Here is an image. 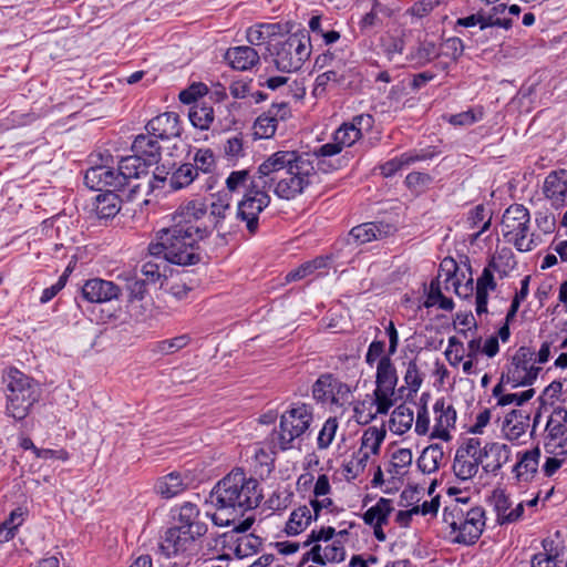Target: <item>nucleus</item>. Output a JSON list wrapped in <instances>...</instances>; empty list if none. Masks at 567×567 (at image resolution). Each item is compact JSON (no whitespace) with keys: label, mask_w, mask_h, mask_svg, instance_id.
I'll return each mask as SVG.
<instances>
[{"label":"nucleus","mask_w":567,"mask_h":567,"mask_svg":"<svg viewBox=\"0 0 567 567\" xmlns=\"http://www.w3.org/2000/svg\"><path fill=\"white\" fill-rule=\"evenodd\" d=\"M184 489L185 484L178 473H171L161 478L156 484V491L165 498H172Z\"/></svg>","instance_id":"c03bdc74"},{"label":"nucleus","mask_w":567,"mask_h":567,"mask_svg":"<svg viewBox=\"0 0 567 567\" xmlns=\"http://www.w3.org/2000/svg\"><path fill=\"white\" fill-rule=\"evenodd\" d=\"M311 393L316 402L337 409L350 404L352 398L350 385L331 373L321 374L312 384Z\"/></svg>","instance_id":"ddd939ff"},{"label":"nucleus","mask_w":567,"mask_h":567,"mask_svg":"<svg viewBox=\"0 0 567 567\" xmlns=\"http://www.w3.org/2000/svg\"><path fill=\"white\" fill-rule=\"evenodd\" d=\"M7 389L6 413L14 420L25 419L41 398V385L33 378L16 368H9L4 375Z\"/></svg>","instance_id":"423d86ee"},{"label":"nucleus","mask_w":567,"mask_h":567,"mask_svg":"<svg viewBox=\"0 0 567 567\" xmlns=\"http://www.w3.org/2000/svg\"><path fill=\"white\" fill-rule=\"evenodd\" d=\"M202 203L207 207V212L205 217L200 219L198 224L208 227V235L212 229H216L221 235L231 233L233 210L229 200L225 197L218 196L213 198L208 206L204 202Z\"/></svg>","instance_id":"dca6fc26"},{"label":"nucleus","mask_w":567,"mask_h":567,"mask_svg":"<svg viewBox=\"0 0 567 567\" xmlns=\"http://www.w3.org/2000/svg\"><path fill=\"white\" fill-rule=\"evenodd\" d=\"M148 166L145 165L143 161H141L134 154L131 156L123 157L117 166V178L121 181L123 188L125 186L130 187V190L126 195L128 200L134 199L140 188L142 187L141 183H135L143 175L146 176L148 174Z\"/></svg>","instance_id":"f3484780"},{"label":"nucleus","mask_w":567,"mask_h":567,"mask_svg":"<svg viewBox=\"0 0 567 567\" xmlns=\"http://www.w3.org/2000/svg\"><path fill=\"white\" fill-rule=\"evenodd\" d=\"M529 427V415L523 411L512 410L504 420L502 432L509 441L519 440Z\"/></svg>","instance_id":"7c9ffc66"},{"label":"nucleus","mask_w":567,"mask_h":567,"mask_svg":"<svg viewBox=\"0 0 567 567\" xmlns=\"http://www.w3.org/2000/svg\"><path fill=\"white\" fill-rule=\"evenodd\" d=\"M196 168L194 165L187 163L179 166L169 178V186L172 189H182L188 186L196 178Z\"/></svg>","instance_id":"603ef678"},{"label":"nucleus","mask_w":567,"mask_h":567,"mask_svg":"<svg viewBox=\"0 0 567 567\" xmlns=\"http://www.w3.org/2000/svg\"><path fill=\"white\" fill-rule=\"evenodd\" d=\"M393 511V502L389 498L381 497L362 516L363 522L373 528V534L379 542L386 539L383 526L389 523V517Z\"/></svg>","instance_id":"6ab92c4d"},{"label":"nucleus","mask_w":567,"mask_h":567,"mask_svg":"<svg viewBox=\"0 0 567 567\" xmlns=\"http://www.w3.org/2000/svg\"><path fill=\"white\" fill-rule=\"evenodd\" d=\"M535 223L538 229L545 235L554 233L556 228L555 215L548 210L536 213Z\"/></svg>","instance_id":"338daca9"},{"label":"nucleus","mask_w":567,"mask_h":567,"mask_svg":"<svg viewBox=\"0 0 567 567\" xmlns=\"http://www.w3.org/2000/svg\"><path fill=\"white\" fill-rule=\"evenodd\" d=\"M422 381L423 380L419 371L417 364L414 361H410L408 363L404 374V382L408 389L406 395L413 396L414 394H416L421 388Z\"/></svg>","instance_id":"052dcab7"},{"label":"nucleus","mask_w":567,"mask_h":567,"mask_svg":"<svg viewBox=\"0 0 567 567\" xmlns=\"http://www.w3.org/2000/svg\"><path fill=\"white\" fill-rule=\"evenodd\" d=\"M443 54L456 61L464 51L463 41L460 38H449L443 43Z\"/></svg>","instance_id":"774afa93"},{"label":"nucleus","mask_w":567,"mask_h":567,"mask_svg":"<svg viewBox=\"0 0 567 567\" xmlns=\"http://www.w3.org/2000/svg\"><path fill=\"white\" fill-rule=\"evenodd\" d=\"M81 296L89 302H106L117 298L118 286H81Z\"/></svg>","instance_id":"a19ab883"},{"label":"nucleus","mask_w":567,"mask_h":567,"mask_svg":"<svg viewBox=\"0 0 567 567\" xmlns=\"http://www.w3.org/2000/svg\"><path fill=\"white\" fill-rule=\"evenodd\" d=\"M398 380L396 369L392 360L390 357H382L377 364L375 389L373 391L380 412H389L394 405Z\"/></svg>","instance_id":"2eb2a0df"},{"label":"nucleus","mask_w":567,"mask_h":567,"mask_svg":"<svg viewBox=\"0 0 567 567\" xmlns=\"http://www.w3.org/2000/svg\"><path fill=\"white\" fill-rule=\"evenodd\" d=\"M312 519L315 518L311 508L307 505L299 506L290 514L285 532L291 536L299 535L309 526Z\"/></svg>","instance_id":"58836bf2"},{"label":"nucleus","mask_w":567,"mask_h":567,"mask_svg":"<svg viewBox=\"0 0 567 567\" xmlns=\"http://www.w3.org/2000/svg\"><path fill=\"white\" fill-rule=\"evenodd\" d=\"M454 301L447 297L441 286H423L422 295L417 298V308H436L444 311L454 309Z\"/></svg>","instance_id":"cd10ccee"},{"label":"nucleus","mask_w":567,"mask_h":567,"mask_svg":"<svg viewBox=\"0 0 567 567\" xmlns=\"http://www.w3.org/2000/svg\"><path fill=\"white\" fill-rule=\"evenodd\" d=\"M24 520V511L21 507L13 509L9 517L0 525V540L8 542L14 537L17 528Z\"/></svg>","instance_id":"3c124183"},{"label":"nucleus","mask_w":567,"mask_h":567,"mask_svg":"<svg viewBox=\"0 0 567 567\" xmlns=\"http://www.w3.org/2000/svg\"><path fill=\"white\" fill-rule=\"evenodd\" d=\"M329 260L330 257H317L313 260L307 261L301 265V271L307 275V278L311 275H316L313 280L321 279L323 275L329 274Z\"/></svg>","instance_id":"4d7b16f0"},{"label":"nucleus","mask_w":567,"mask_h":567,"mask_svg":"<svg viewBox=\"0 0 567 567\" xmlns=\"http://www.w3.org/2000/svg\"><path fill=\"white\" fill-rule=\"evenodd\" d=\"M207 207L202 200H190L182 205L173 215V224L157 233L156 241L148 251L154 257H164L177 266L195 265L200 256L198 241L208 236V227L198 223L206 215Z\"/></svg>","instance_id":"f257e3e1"},{"label":"nucleus","mask_w":567,"mask_h":567,"mask_svg":"<svg viewBox=\"0 0 567 567\" xmlns=\"http://www.w3.org/2000/svg\"><path fill=\"white\" fill-rule=\"evenodd\" d=\"M494 509L497 514V522L501 524H508L506 516L512 511V502L503 491H494L491 497Z\"/></svg>","instance_id":"5fc2aeb1"},{"label":"nucleus","mask_w":567,"mask_h":567,"mask_svg":"<svg viewBox=\"0 0 567 567\" xmlns=\"http://www.w3.org/2000/svg\"><path fill=\"white\" fill-rule=\"evenodd\" d=\"M118 173L113 167L100 165L91 167L86 171L84 183L87 187L96 190L103 188H112L111 190L124 192L121 181L117 178Z\"/></svg>","instance_id":"4be33fe9"},{"label":"nucleus","mask_w":567,"mask_h":567,"mask_svg":"<svg viewBox=\"0 0 567 567\" xmlns=\"http://www.w3.org/2000/svg\"><path fill=\"white\" fill-rule=\"evenodd\" d=\"M373 462V458L360 451L352 454L351 458L344 464L343 470L348 480H354L360 476L367 465Z\"/></svg>","instance_id":"8fccbe9b"},{"label":"nucleus","mask_w":567,"mask_h":567,"mask_svg":"<svg viewBox=\"0 0 567 567\" xmlns=\"http://www.w3.org/2000/svg\"><path fill=\"white\" fill-rule=\"evenodd\" d=\"M362 136L361 128L355 124H343L334 133L333 140L343 147L353 145Z\"/></svg>","instance_id":"864d4df0"},{"label":"nucleus","mask_w":567,"mask_h":567,"mask_svg":"<svg viewBox=\"0 0 567 567\" xmlns=\"http://www.w3.org/2000/svg\"><path fill=\"white\" fill-rule=\"evenodd\" d=\"M249 171H234L226 179V187L230 193L238 192L241 187L247 186V182L251 181Z\"/></svg>","instance_id":"0e129e2a"},{"label":"nucleus","mask_w":567,"mask_h":567,"mask_svg":"<svg viewBox=\"0 0 567 567\" xmlns=\"http://www.w3.org/2000/svg\"><path fill=\"white\" fill-rule=\"evenodd\" d=\"M483 470L496 475L499 470L511 461L512 450L508 445L493 442L487 443L483 450Z\"/></svg>","instance_id":"a878e982"},{"label":"nucleus","mask_w":567,"mask_h":567,"mask_svg":"<svg viewBox=\"0 0 567 567\" xmlns=\"http://www.w3.org/2000/svg\"><path fill=\"white\" fill-rule=\"evenodd\" d=\"M353 416L359 424H369L379 414H386L388 412H380L377 405V396L373 400H363L357 402L353 406Z\"/></svg>","instance_id":"37998d69"},{"label":"nucleus","mask_w":567,"mask_h":567,"mask_svg":"<svg viewBox=\"0 0 567 567\" xmlns=\"http://www.w3.org/2000/svg\"><path fill=\"white\" fill-rule=\"evenodd\" d=\"M157 140V137H154L148 133L140 134L135 137L132 144L134 155L143 161L147 166L157 164L161 159L162 148Z\"/></svg>","instance_id":"bb28decb"},{"label":"nucleus","mask_w":567,"mask_h":567,"mask_svg":"<svg viewBox=\"0 0 567 567\" xmlns=\"http://www.w3.org/2000/svg\"><path fill=\"white\" fill-rule=\"evenodd\" d=\"M309 56V37L303 33H292L278 44L275 63L278 70L292 72L299 70Z\"/></svg>","instance_id":"f8f14e48"},{"label":"nucleus","mask_w":567,"mask_h":567,"mask_svg":"<svg viewBox=\"0 0 567 567\" xmlns=\"http://www.w3.org/2000/svg\"><path fill=\"white\" fill-rule=\"evenodd\" d=\"M385 439V430L371 426L365 430L361 436V444L358 451L374 458L381 449V444Z\"/></svg>","instance_id":"ea45409f"},{"label":"nucleus","mask_w":567,"mask_h":567,"mask_svg":"<svg viewBox=\"0 0 567 567\" xmlns=\"http://www.w3.org/2000/svg\"><path fill=\"white\" fill-rule=\"evenodd\" d=\"M539 458L540 450L538 447L517 453V462L512 471L517 484L529 483L536 477Z\"/></svg>","instance_id":"5701e85b"},{"label":"nucleus","mask_w":567,"mask_h":567,"mask_svg":"<svg viewBox=\"0 0 567 567\" xmlns=\"http://www.w3.org/2000/svg\"><path fill=\"white\" fill-rule=\"evenodd\" d=\"M530 215L520 204H513L503 214L502 234L505 240L522 252L535 249L542 243L539 235L529 233Z\"/></svg>","instance_id":"0eeeda50"},{"label":"nucleus","mask_w":567,"mask_h":567,"mask_svg":"<svg viewBox=\"0 0 567 567\" xmlns=\"http://www.w3.org/2000/svg\"><path fill=\"white\" fill-rule=\"evenodd\" d=\"M148 134L161 140L181 136L179 116L175 112H165L153 117L145 126Z\"/></svg>","instance_id":"b1692460"},{"label":"nucleus","mask_w":567,"mask_h":567,"mask_svg":"<svg viewBox=\"0 0 567 567\" xmlns=\"http://www.w3.org/2000/svg\"><path fill=\"white\" fill-rule=\"evenodd\" d=\"M315 68L317 70L344 69L346 64L341 59H337L333 53L327 51L317 56Z\"/></svg>","instance_id":"69168bd1"},{"label":"nucleus","mask_w":567,"mask_h":567,"mask_svg":"<svg viewBox=\"0 0 567 567\" xmlns=\"http://www.w3.org/2000/svg\"><path fill=\"white\" fill-rule=\"evenodd\" d=\"M394 231V227L383 223H364L350 230V238L357 244H365L373 239H381Z\"/></svg>","instance_id":"c85d7f7f"},{"label":"nucleus","mask_w":567,"mask_h":567,"mask_svg":"<svg viewBox=\"0 0 567 567\" xmlns=\"http://www.w3.org/2000/svg\"><path fill=\"white\" fill-rule=\"evenodd\" d=\"M505 384H507V383L502 382V378H501L499 382L493 388L492 394L496 399L497 406H506V405L520 406L525 402L529 401L535 394L534 389H528V390L522 391L519 393H505L504 392Z\"/></svg>","instance_id":"72a5a7b5"},{"label":"nucleus","mask_w":567,"mask_h":567,"mask_svg":"<svg viewBox=\"0 0 567 567\" xmlns=\"http://www.w3.org/2000/svg\"><path fill=\"white\" fill-rule=\"evenodd\" d=\"M278 123L267 112L258 116L255 122V134L260 138H269L276 133Z\"/></svg>","instance_id":"bf43d9fd"},{"label":"nucleus","mask_w":567,"mask_h":567,"mask_svg":"<svg viewBox=\"0 0 567 567\" xmlns=\"http://www.w3.org/2000/svg\"><path fill=\"white\" fill-rule=\"evenodd\" d=\"M277 24H261L259 28H250L247 31V40L252 45L261 44L270 34L275 33Z\"/></svg>","instance_id":"e2e57ef3"},{"label":"nucleus","mask_w":567,"mask_h":567,"mask_svg":"<svg viewBox=\"0 0 567 567\" xmlns=\"http://www.w3.org/2000/svg\"><path fill=\"white\" fill-rule=\"evenodd\" d=\"M334 534L336 529L330 526L312 530L302 545L306 547L311 543L316 544L305 554L303 559L320 565L342 561L346 557V549L341 540L333 539Z\"/></svg>","instance_id":"1a4fd4ad"},{"label":"nucleus","mask_w":567,"mask_h":567,"mask_svg":"<svg viewBox=\"0 0 567 567\" xmlns=\"http://www.w3.org/2000/svg\"><path fill=\"white\" fill-rule=\"evenodd\" d=\"M196 174L198 171L203 173H209L215 167V156L212 150L209 148H200L196 152L194 156Z\"/></svg>","instance_id":"680f3d73"},{"label":"nucleus","mask_w":567,"mask_h":567,"mask_svg":"<svg viewBox=\"0 0 567 567\" xmlns=\"http://www.w3.org/2000/svg\"><path fill=\"white\" fill-rule=\"evenodd\" d=\"M198 507L189 502L179 507L178 525L168 528L161 542L159 548L167 556L197 553L198 540L207 533V525L199 519Z\"/></svg>","instance_id":"39448f33"},{"label":"nucleus","mask_w":567,"mask_h":567,"mask_svg":"<svg viewBox=\"0 0 567 567\" xmlns=\"http://www.w3.org/2000/svg\"><path fill=\"white\" fill-rule=\"evenodd\" d=\"M189 121L195 127L207 130L214 121V110L206 103H195L189 111Z\"/></svg>","instance_id":"a18cd8bd"},{"label":"nucleus","mask_w":567,"mask_h":567,"mask_svg":"<svg viewBox=\"0 0 567 567\" xmlns=\"http://www.w3.org/2000/svg\"><path fill=\"white\" fill-rule=\"evenodd\" d=\"M122 198L114 190H106L96 196L95 214L99 219L115 217L121 210Z\"/></svg>","instance_id":"473e14b6"},{"label":"nucleus","mask_w":567,"mask_h":567,"mask_svg":"<svg viewBox=\"0 0 567 567\" xmlns=\"http://www.w3.org/2000/svg\"><path fill=\"white\" fill-rule=\"evenodd\" d=\"M189 341L190 337L188 334H181L172 339L157 341L152 344V352L162 355H169L187 347Z\"/></svg>","instance_id":"49530a36"},{"label":"nucleus","mask_w":567,"mask_h":567,"mask_svg":"<svg viewBox=\"0 0 567 567\" xmlns=\"http://www.w3.org/2000/svg\"><path fill=\"white\" fill-rule=\"evenodd\" d=\"M270 204V196L266 187L257 188V175L252 176L250 184L237 205L236 217L246 223L249 234H256L259 227V214Z\"/></svg>","instance_id":"9d476101"},{"label":"nucleus","mask_w":567,"mask_h":567,"mask_svg":"<svg viewBox=\"0 0 567 567\" xmlns=\"http://www.w3.org/2000/svg\"><path fill=\"white\" fill-rule=\"evenodd\" d=\"M492 216L488 215V212L486 210L484 205H477L474 209L470 212L467 221L470 223L472 228L478 226L480 223H483L481 230L473 235L474 239H477L481 234H483L485 230L489 228Z\"/></svg>","instance_id":"13d9d810"},{"label":"nucleus","mask_w":567,"mask_h":567,"mask_svg":"<svg viewBox=\"0 0 567 567\" xmlns=\"http://www.w3.org/2000/svg\"><path fill=\"white\" fill-rule=\"evenodd\" d=\"M543 194L556 209L564 207L567 203V171L550 172L544 181Z\"/></svg>","instance_id":"412c9836"},{"label":"nucleus","mask_w":567,"mask_h":567,"mask_svg":"<svg viewBox=\"0 0 567 567\" xmlns=\"http://www.w3.org/2000/svg\"><path fill=\"white\" fill-rule=\"evenodd\" d=\"M339 423L336 417H329L323 423L317 439L319 450L328 449L334 440Z\"/></svg>","instance_id":"6e6d98bb"},{"label":"nucleus","mask_w":567,"mask_h":567,"mask_svg":"<svg viewBox=\"0 0 567 567\" xmlns=\"http://www.w3.org/2000/svg\"><path fill=\"white\" fill-rule=\"evenodd\" d=\"M53 250L55 254L54 255L55 258L65 257L69 254H71V260L69 261L64 272L62 274V276L59 278V280L56 282V284H65L69 275L73 271V269L76 265V254L73 251L79 250V248L74 247L72 245V240L70 239L64 243L55 244L53 247Z\"/></svg>","instance_id":"de8ad7c7"},{"label":"nucleus","mask_w":567,"mask_h":567,"mask_svg":"<svg viewBox=\"0 0 567 567\" xmlns=\"http://www.w3.org/2000/svg\"><path fill=\"white\" fill-rule=\"evenodd\" d=\"M514 258L509 252H501L493 256L487 266L481 269V265L474 267L467 257L458 261L452 257H445L437 271L436 280L431 284H495L503 280L514 269Z\"/></svg>","instance_id":"20e7f679"},{"label":"nucleus","mask_w":567,"mask_h":567,"mask_svg":"<svg viewBox=\"0 0 567 567\" xmlns=\"http://www.w3.org/2000/svg\"><path fill=\"white\" fill-rule=\"evenodd\" d=\"M313 422V406L305 402L292 403L280 416L279 431L274 441L282 451L293 449Z\"/></svg>","instance_id":"6e6552de"},{"label":"nucleus","mask_w":567,"mask_h":567,"mask_svg":"<svg viewBox=\"0 0 567 567\" xmlns=\"http://www.w3.org/2000/svg\"><path fill=\"white\" fill-rule=\"evenodd\" d=\"M169 261H166L162 257L161 261H147L142 267V274L144 279L137 280L135 284H151L158 280H167L172 277L174 269L169 266Z\"/></svg>","instance_id":"c9c22d12"},{"label":"nucleus","mask_w":567,"mask_h":567,"mask_svg":"<svg viewBox=\"0 0 567 567\" xmlns=\"http://www.w3.org/2000/svg\"><path fill=\"white\" fill-rule=\"evenodd\" d=\"M545 449L554 453L557 443L565 436L567 432V410L558 406L550 413L545 427Z\"/></svg>","instance_id":"393cba45"},{"label":"nucleus","mask_w":567,"mask_h":567,"mask_svg":"<svg viewBox=\"0 0 567 567\" xmlns=\"http://www.w3.org/2000/svg\"><path fill=\"white\" fill-rule=\"evenodd\" d=\"M212 497L216 506L212 515L213 523L218 526H230L247 511L260 504L262 493L256 478L236 468L218 482Z\"/></svg>","instance_id":"7ed1b4c3"},{"label":"nucleus","mask_w":567,"mask_h":567,"mask_svg":"<svg viewBox=\"0 0 567 567\" xmlns=\"http://www.w3.org/2000/svg\"><path fill=\"white\" fill-rule=\"evenodd\" d=\"M53 250L55 254L54 255L55 258L65 257L69 254H71V260L69 261L64 272L62 274V276L59 278V280L56 282V284H65L69 275L73 271V269L76 265V254L73 251L79 250V248L74 247L72 245V240L70 239L64 243L55 244L53 247Z\"/></svg>","instance_id":"09e8293b"},{"label":"nucleus","mask_w":567,"mask_h":567,"mask_svg":"<svg viewBox=\"0 0 567 567\" xmlns=\"http://www.w3.org/2000/svg\"><path fill=\"white\" fill-rule=\"evenodd\" d=\"M257 188L272 189L281 199L290 200L301 195L316 175L309 153L277 151L257 169Z\"/></svg>","instance_id":"f03ea898"},{"label":"nucleus","mask_w":567,"mask_h":567,"mask_svg":"<svg viewBox=\"0 0 567 567\" xmlns=\"http://www.w3.org/2000/svg\"><path fill=\"white\" fill-rule=\"evenodd\" d=\"M225 58L233 69L240 71L250 69L259 60L257 51L251 47L230 48L227 50Z\"/></svg>","instance_id":"2f4dec72"},{"label":"nucleus","mask_w":567,"mask_h":567,"mask_svg":"<svg viewBox=\"0 0 567 567\" xmlns=\"http://www.w3.org/2000/svg\"><path fill=\"white\" fill-rule=\"evenodd\" d=\"M485 527V511L480 507H467L462 527L453 542L458 544H474L482 535Z\"/></svg>","instance_id":"a211bd4d"},{"label":"nucleus","mask_w":567,"mask_h":567,"mask_svg":"<svg viewBox=\"0 0 567 567\" xmlns=\"http://www.w3.org/2000/svg\"><path fill=\"white\" fill-rule=\"evenodd\" d=\"M467 498L453 499L450 504L444 507L443 511V524L450 528L449 537L453 542V536H457L460 532L465 513L467 511Z\"/></svg>","instance_id":"c756f323"},{"label":"nucleus","mask_w":567,"mask_h":567,"mask_svg":"<svg viewBox=\"0 0 567 567\" xmlns=\"http://www.w3.org/2000/svg\"><path fill=\"white\" fill-rule=\"evenodd\" d=\"M252 523L254 518L248 517L240 522L238 525L233 524L234 528L230 533H225L216 536L215 538H212L208 542V546L210 548H217L218 546L224 548L226 543L235 542L234 553L238 558H245L255 555L262 546V540L260 537L254 534H244L234 539L235 535L248 530Z\"/></svg>","instance_id":"4468645a"},{"label":"nucleus","mask_w":567,"mask_h":567,"mask_svg":"<svg viewBox=\"0 0 567 567\" xmlns=\"http://www.w3.org/2000/svg\"><path fill=\"white\" fill-rule=\"evenodd\" d=\"M482 462L481 458L473 457L467 453L456 452L453 462V472L458 480L468 481L478 473Z\"/></svg>","instance_id":"f704fd0d"},{"label":"nucleus","mask_w":567,"mask_h":567,"mask_svg":"<svg viewBox=\"0 0 567 567\" xmlns=\"http://www.w3.org/2000/svg\"><path fill=\"white\" fill-rule=\"evenodd\" d=\"M542 368L535 364V352L532 348L519 347L511 359L506 371L502 373V382L514 388L534 383Z\"/></svg>","instance_id":"9b49d317"},{"label":"nucleus","mask_w":567,"mask_h":567,"mask_svg":"<svg viewBox=\"0 0 567 567\" xmlns=\"http://www.w3.org/2000/svg\"><path fill=\"white\" fill-rule=\"evenodd\" d=\"M443 460L444 451L442 445L431 444L422 451L417 458V466L423 473L431 474L440 468Z\"/></svg>","instance_id":"e433bc0d"},{"label":"nucleus","mask_w":567,"mask_h":567,"mask_svg":"<svg viewBox=\"0 0 567 567\" xmlns=\"http://www.w3.org/2000/svg\"><path fill=\"white\" fill-rule=\"evenodd\" d=\"M346 80L344 69H328L316 78L313 95H322L329 85H337Z\"/></svg>","instance_id":"79ce46f5"},{"label":"nucleus","mask_w":567,"mask_h":567,"mask_svg":"<svg viewBox=\"0 0 567 567\" xmlns=\"http://www.w3.org/2000/svg\"><path fill=\"white\" fill-rule=\"evenodd\" d=\"M414 422V413L409 406L401 404L396 406L390 416L389 429L392 433L402 435L412 427Z\"/></svg>","instance_id":"4c0bfd02"},{"label":"nucleus","mask_w":567,"mask_h":567,"mask_svg":"<svg viewBox=\"0 0 567 567\" xmlns=\"http://www.w3.org/2000/svg\"><path fill=\"white\" fill-rule=\"evenodd\" d=\"M433 412L434 425L430 437L449 442L452 439L450 431L455 426L456 411L452 405H446L444 400L441 399L434 403Z\"/></svg>","instance_id":"aec40b11"}]
</instances>
